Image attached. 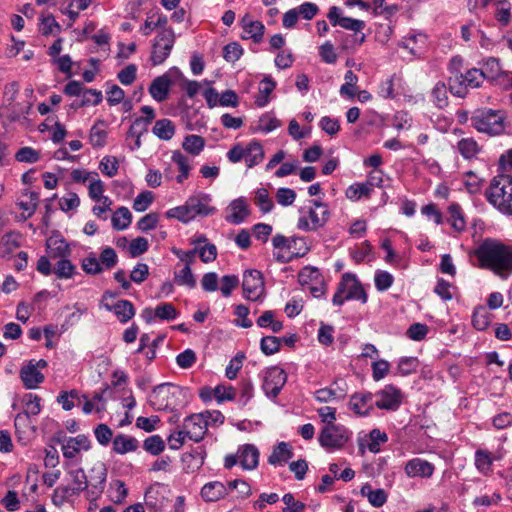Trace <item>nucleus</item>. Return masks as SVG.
<instances>
[{
    "instance_id": "57",
    "label": "nucleus",
    "mask_w": 512,
    "mask_h": 512,
    "mask_svg": "<svg viewBox=\"0 0 512 512\" xmlns=\"http://www.w3.org/2000/svg\"><path fill=\"white\" fill-rule=\"evenodd\" d=\"M255 204L260 208L263 213H269L273 207V201L270 198L269 192L265 188H259L255 195Z\"/></svg>"
},
{
    "instance_id": "3",
    "label": "nucleus",
    "mask_w": 512,
    "mask_h": 512,
    "mask_svg": "<svg viewBox=\"0 0 512 512\" xmlns=\"http://www.w3.org/2000/svg\"><path fill=\"white\" fill-rule=\"evenodd\" d=\"M215 213L212 196L205 192H196L190 195L183 205L167 210L165 216L187 224L197 217H207Z\"/></svg>"
},
{
    "instance_id": "7",
    "label": "nucleus",
    "mask_w": 512,
    "mask_h": 512,
    "mask_svg": "<svg viewBox=\"0 0 512 512\" xmlns=\"http://www.w3.org/2000/svg\"><path fill=\"white\" fill-rule=\"evenodd\" d=\"M472 126L481 133L500 135L505 130V114L501 110H477L471 117Z\"/></svg>"
},
{
    "instance_id": "11",
    "label": "nucleus",
    "mask_w": 512,
    "mask_h": 512,
    "mask_svg": "<svg viewBox=\"0 0 512 512\" xmlns=\"http://www.w3.org/2000/svg\"><path fill=\"white\" fill-rule=\"evenodd\" d=\"M182 78V72L176 67H173L163 75L156 77L149 87V92L152 98L158 102L165 101L168 97L171 85Z\"/></svg>"
},
{
    "instance_id": "30",
    "label": "nucleus",
    "mask_w": 512,
    "mask_h": 512,
    "mask_svg": "<svg viewBox=\"0 0 512 512\" xmlns=\"http://www.w3.org/2000/svg\"><path fill=\"white\" fill-rule=\"evenodd\" d=\"M171 162L176 166L179 172L178 175L175 176L176 182L179 184L183 183L189 177L190 171L192 170L189 158L177 150L172 153Z\"/></svg>"
},
{
    "instance_id": "17",
    "label": "nucleus",
    "mask_w": 512,
    "mask_h": 512,
    "mask_svg": "<svg viewBox=\"0 0 512 512\" xmlns=\"http://www.w3.org/2000/svg\"><path fill=\"white\" fill-rule=\"evenodd\" d=\"M187 437L194 442L201 441L207 432V420L203 413L193 414L184 420Z\"/></svg>"
},
{
    "instance_id": "51",
    "label": "nucleus",
    "mask_w": 512,
    "mask_h": 512,
    "mask_svg": "<svg viewBox=\"0 0 512 512\" xmlns=\"http://www.w3.org/2000/svg\"><path fill=\"white\" fill-rule=\"evenodd\" d=\"M155 194L152 191L145 190L136 196L133 201V209L136 212L146 211L154 202Z\"/></svg>"
},
{
    "instance_id": "47",
    "label": "nucleus",
    "mask_w": 512,
    "mask_h": 512,
    "mask_svg": "<svg viewBox=\"0 0 512 512\" xmlns=\"http://www.w3.org/2000/svg\"><path fill=\"white\" fill-rule=\"evenodd\" d=\"M371 192L372 189L366 182L354 183L346 189L345 195L351 201H358L362 197L370 196Z\"/></svg>"
},
{
    "instance_id": "45",
    "label": "nucleus",
    "mask_w": 512,
    "mask_h": 512,
    "mask_svg": "<svg viewBox=\"0 0 512 512\" xmlns=\"http://www.w3.org/2000/svg\"><path fill=\"white\" fill-rule=\"evenodd\" d=\"M431 99L437 108L443 109L448 105V89L446 84L439 81L431 91Z\"/></svg>"
},
{
    "instance_id": "19",
    "label": "nucleus",
    "mask_w": 512,
    "mask_h": 512,
    "mask_svg": "<svg viewBox=\"0 0 512 512\" xmlns=\"http://www.w3.org/2000/svg\"><path fill=\"white\" fill-rule=\"evenodd\" d=\"M374 396L370 392L355 393L350 397L349 408L359 416L369 415L375 405Z\"/></svg>"
},
{
    "instance_id": "10",
    "label": "nucleus",
    "mask_w": 512,
    "mask_h": 512,
    "mask_svg": "<svg viewBox=\"0 0 512 512\" xmlns=\"http://www.w3.org/2000/svg\"><path fill=\"white\" fill-rule=\"evenodd\" d=\"M261 378L266 396L276 398L287 381V373L279 366H271L261 372Z\"/></svg>"
},
{
    "instance_id": "34",
    "label": "nucleus",
    "mask_w": 512,
    "mask_h": 512,
    "mask_svg": "<svg viewBox=\"0 0 512 512\" xmlns=\"http://www.w3.org/2000/svg\"><path fill=\"white\" fill-rule=\"evenodd\" d=\"M339 26L351 30L355 32V35L353 36V41L357 45H361L365 41V34L361 33L359 34L365 27V22L358 19H353L350 17H343L341 19V22H339Z\"/></svg>"
},
{
    "instance_id": "61",
    "label": "nucleus",
    "mask_w": 512,
    "mask_h": 512,
    "mask_svg": "<svg viewBox=\"0 0 512 512\" xmlns=\"http://www.w3.org/2000/svg\"><path fill=\"white\" fill-rule=\"evenodd\" d=\"M159 216L155 212H151L141 217L136 223V228L141 232H147L156 228Z\"/></svg>"
},
{
    "instance_id": "27",
    "label": "nucleus",
    "mask_w": 512,
    "mask_h": 512,
    "mask_svg": "<svg viewBox=\"0 0 512 512\" xmlns=\"http://www.w3.org/2000/svg\"><path fill=\"white\" fill-rule=\"evenodd\" d=\"M229 491L220 481H211L206 483L201 489V497L205 502H216L224 498Z\"/></svg>"
},
{
    "instance_id": "16",
    "label": "nucleus",
    "mask_w": 512,
    "mask_h": 512,
    "mask_svg": "<svg viewBox=\"0 0 512 512\" xmlns=\"http://www.w3.org/2000/svg\"><path fill=\"white\" fill-rule=\"evenodd\" d=\"M243 294L251 301L260 299L264 293V281L262 274L257 270H248L243 275Z\"/></svg>"
},
{
    "instance_id": "32",
    "label": "nucleus",
    "mask_w": 512,
    "mask_h": 512,
    "mask_svg": "<svg viewBox=\"0 0 512 512\" xmlns=\"http://www.w3.org/2000/svg\"><path fill=\"white\" fill-rule=\"evenodd\" d=\"M360 493L376 508L382 507L387 501V493L384 489H372V486L368 483L361 487Z\"/></svg>"
},
{
    "instance_id": "38",
    "label": "nucleus",
    "mask_w": 512,
    "mask_h": 512,
    "mask_svg": "<svg viewBox=\"0 0 512 512\" xmlns=\"http://www.w3.org/2000/svg\"><path fill=\"white\" fill-rule=\"evenodd\" d=\"M152 132L159 139L168 141L175 134V125L169 119H160L155 122Z\"/></svg>"
},
{
    "instance_id": "18",
    "label": "nucleus",
    "mask_w": 512,
    "mask_h": 512,
    "mask_svg": "<svg viewBox=\"0 0 512 512\" xmlns=\"http://www.w3.org/2000/svg\"><path fill=\"white\" fill-rule=\"evenodd\" d=\"M435 467L432 463L421 458H413L406 462L404 472L409 478H430Z\"/></svg>"
},
{
    "instance_id": "33",
    "label": "nucleus",
    "mask_w": 512,
    "mask_h": 512,
    "mask_svg": "<svg viewBox=\"0 0 512 512\" xmlns=\"http://www.w3.org/2000/svg\"><path fill=\"white\" fill-rule=\"evenodd\" d=\"M263 158L264 150L259 142L253 141L245 147L244 161L248 168L258 165L262 162Z\"/></svg>"
},
{
    "instance_id": "26",
    "label": "nucleus",
    "mask_w": 512,
    "mask_h": 512,
    "mask_svg": "<svg viewBox=\"0 0 512 512\" xmlns=\"http://www.w3.org/2000/svg\"><path fill=\"white\" fill-rule=\"evenodd\" d=\"M46 251L53 261L69 257L71 254L65 239L59 237H50L46 240Z\"/></svg>"
},
{
    "instance_id": "58",
    "label": "nucleus",
    "mask_w": 512,
    "mask_h": 512,
    "mask_svg": "<svg viewBox=\"0 0 512 512\" xmlns=\"http://www.w3.org/2000/svg\"><path fill=\"white\" fill-rule=\"evenodd\" d=\"M40 159V154L32 147L25 146L20 148L15 154V160L21 163H36Z\"/></svg>"
},
{
    "instance_id": "31",
    "label": "nucleus",
    "mask_w": 512,
    "mask_h": 512,
    "mask_svg": "<svg viewBox=\"0 0 512 512\" xmlns=\"http://www.w3.org/2000/svg\"><path fill=\"white\" fill-rule=\"evenodd\" d=\"M293 457V451L289 443L280 442L274 447L268 462L271 465H284L289 459Z\"/></svg>"
},
{
    "instance_id": "55",
    "label": "nucleus",
    "mask_w": 512,
    "mask_h": 512,
    "mask_svg": "<svg viewBox=\"0 0 512 512\" xmlns=\"http://www.w3.org/2000/svg\"><path fill=\"white\" fill-rule=\"evenodd\" d=\"M419 366V360L416 357H402L397 364V373L401 376H407L414 373Z\"/></svg>"
},
{
    "instance_id": "20",
    "label": "nucleus",
    "mask_w": 512,
    "mask_h": 512,
    "mask_svg": "<svg viewBox=\"0 0 512 512\" xmlns=\"http://www.w3.org/2000/svg\"><path fill=\"white\" fill-rule=\"evenodd\" d=\"M480 70L485 80L495 81L499 84L502 83L503 78H508L510 75V72L502 70L499 59L495 57L483 60Z\"/></svg>"
},
{
    "instance_id": "5",
    "label": "nucleus",
    "mask_w": 512,
    "mask_h": 512,
    "mask_svg": "<svg viewBox=\"0 0 512 512\" xmlns=\"http://www.w3.org/2000/svg\"><path fill=\"white\" fill-rule=\"evenodd\" d=\"M487 201L504 215H512V175L494 176L485 191Z\"/></svg>"
},
{
    "instance_id": "43",
    "label": "nucleus",
    "mask_w": 512,
    "mask_h": 512,
    "mask_svg": "<svg viewBox=\"0 0 512 512\" xmlns=\"http://www.w3.org/2000/svg\"><path fill=\"white\" fill-rule=\"evenodd\" d=\"M491 319V313L488 309L485 306H479L474 310L472 324L477 330L483 331L488 328Z\"/></svg>"
},
{
    "instance_id": "50",
    "label": "nucleus",
    "mask_w": 512,
    "mask_h": 512,
    "mask_svg": "<svg viewBox=\"0 0 512 512\" xmlns=\"http://www.w3.org/2000/svg\"><path fill=\"white\" fill-rule=\"evenodd\" d=\"M457 148L459 153L465 159H471L475 157L479 151L478 144L473 138H463L458 144Z\"/></svg>"
},
{
    "instance_id": "56",
    "label": "nucleus",
    "mask_w": 512,
    "mask_h": 512,
    "mask_svg": "<svg viewBox=\"0 0 512 512\" xmlns=\"http://www.w3.org/2000/svg\"><path fill=\"white\" fill-rule=\"evenodd\" d=\"M175 282L180 286L195 287L196 280L190 266L185 265L181 270L175 272Z\"/></svg>"
},
{
    "instance_id": "9",
    "label": "nucleus",
    "mask_w": 512,
    "mask_h": 512,
    "mask_svg": "<svg viewBox=\"0 0 512 512\" xmlns=\"http://www.w3.org/2000/svg\"><path fill=\"white\" fill-rule=\"evenodd\" d=\"M350 436L351 432L343 425H325L319 435V443L325 449H341Z\"/></svg>"
},
{
    "instance_id": "48",
    "label": "nucleus",
    "mask_w": 512,
    "mask_h": 512,
    "mask_svg": "<svg viewBox=\"0 0 512 512\" xmlns=\"http://www.w3.org/2000/svg\"><path fill=\"white\" fill-rule=\"evenodd\" d=\"M204 146V139L201 136L194 134L186 136L182 143V148L192 155L200 154L201 151L204 149Z\"/></svg>"
},
{
    "instance_id": "41",
    "label": "nucleus",
    "mask_w": 512,
    "mask_h": 512,
    "mask_svg": "<svg viewBox=\"0 0 512 512\" xmlns=\"http://www.w3.org/2000/svg\"><path fill=\"white\" fill-rule=\"evenodd\" d=\"M344 80L345 82L340 87L339 93L342 97L353 99L357 93L358 77L353 71L348 70L345 73Z\"/></svg>"
},
{
    "instance_id": "2",
    "label": "nucleus",
    "mask_w": 512,
    "mask_h": 512,
    "mask_svg": "<svg viewBox=\"0 0 512 512\" xmlns=\"http://www.w3.org/2000/svg\"><path fill=\"white\" fill-rule=\"evenodd\" d=\"M190 398L191 393L188 388L172 383H162L150 393L149 403L157 411L174 412L185 407Z\"/></svg>"
},
{
    "instance_id": "28",
    "label": "nucleus",
    "mask_w": 512,
    "mask_h": 512,
    "mask_svg": "<svg viewBox=\"0 0 512 512\" xmlns=\"http://www.w3.org/2000/svg\"><path fill=\"white\" fill-rule=\"evenodd\" d=\"M155 113L153 108L143 106L141 108V115H134V120L130 125V134L140 136L141 133L147 131L148 125L154 119Z\"/></svg>"
},
{
    "instance_id": "35",
    "label": "nucleus",
    "mask_w": 512,
    "mask_h": 512,
    "mask_svg": "<svg viewBox=\"0 0 512 512\" xmlns=\"http://www.w3.org/2000/svg\"><path fill=\"white\" fill-rule=\"evenodd\" d=\"M103 96L102 92L96 89H85L83 97L81 100H74L70 104V108L77 110L79 108L89 106V105H98L102 102Z\"/></svg>"
},
{
    "instance_id": "6",
    "label": "nucleus",
    "mask_w": 512,
    "mask_h": 512,
    "mask_svg": "<svg viewBox=\"0 0 512 512\" xmlns=\"http://www.w3.org/2000/svg\"><path fill=\"white\" fill-rule=\"evenodd\" d=\"M298 213L297 228L305 232L317 231L324 227L330 218L328 205L316 199L306 201Z\"/></svg>"
},
{
    "instance_id": "52",
    "label": "nucleus",
    "mask_w": 512,
    "mask_h": 512,
    "mask_svg": "<svg viewBox=\"0 0 512 512\" xmlns=\"http://www.w3.org/2000/svg\"><path fill=\"white\" fill-rule=\"evenodd\" d=\"M493 463L492 456L485 450H477L475 453V466L482 474H488L491 471Z\"/></svg>"
},
{
    "instance_id": "36",
    "label": "nucleus",
    "mask_w": 512,
    "mask_h": 512,
    "mask_svg": "<svg viewBox=\"0 0 512 512\" xmlns=\"http://www.w3.org/2000/svg\"><path fill=\"white\" fill-rule=\"evenodd\" d=\"M19 237L20 235L16 232H8L3 235L0 241V256L2 258L10 257L20 246Z\"/></svg>"
},
{
    "instance_id": "8",
    "label": "nucleus",
    "mask_w": 512,
    "mask_h": 512,
    "mask_svg": "<svg viewBox=\"0 0 512 512\" xmlns=\"http://www.w3.org/2000/svg\"><path fill=\"white\" fill-rule=\"evenodd\" d=\"M367 299V294L356 275L345 273L338 283L336 292L332 298V303L336 306H342L345 301L358 300L365 304Z\"/></svg>"
},
{
    "instance_id": "25",
    "label": "nucleus",
    "mask_w": 512,
    "mask_h": 512,
    "mask_svg": "<svg viewBox=\"0 0 512 512\" xmlns=\"http://www.w3.org/2000/svg\"><path fill=\"white\" fill-rule=\"evenodd\" d=\"M239 464L245 470H253L259 463V451L252 444H245L239 447L237 451Z\"/></svg>"
},
{
    "instance_id": "21",
    "label": "nucleus",
    "mask_w": 512,
    "mask_h": 512,
    "mask_svg": "<svg viewBox=\"0 0 512 512\" xmlns=\"http://www.w3.org/2000/svg\"><path fill=\"white\" fill-rule=\"evenodd\" d=\"M226 221L231 224H240L249 215L248 204L245 198L240 197L233 200L226 209Z\"/></svg>"
},
{
    "instance_id": "23",
    "label": "nucleus",
    "mask_w": 512,
    "mask_h": 512,
    "mask_svg": "<svg viewBox=\"0 0 512 512\" xmlns=\"http://www.w3.org/2000/svg\"><path fill=\"white\" fill-rule=\"evenodd\" d=\"M106 477L107 471L103 465L91 469L88 480L89 496L96 499L103 492Z\"/></svg>"
},
{
    "instance_id": "29",
    "label": "nucleus",
    "mask_w": 512,
    "mask_h": 512,
    "mask_svg": "<svg viewBox=\"0 0 512 512\" xmlns=\"http://www.w3.org/2000/svg\"><path fill=\"white\" fill-rule=\"evenodd\" d=\"M427 37L423 33H413L404 37L400 46L407 49L413 56H421L424 53Z\"/></svg>"
},
{
    "instance_id": "14",
    "label": "nucleus",
    "mask_w": 512,
    "mask_h": 512,
    "mask_svg": "<svg viewBox=\"0 0 512 512\" xmlns=\"http://www.w3.org/2000/svg\"><path fill=\"white\" fill-rule=\"evenodd\" d=\"M375 406L381 410L396 411L402 404L403 393L394 385H386L374 394Z\"/></svg>"
},
{
    "instance_id": "40",
    "label": "nucleus",
    "mask_w": 512,
    "mask_h": 512,
    "mask_svg": "<svg viewBox=\"0 0 512 512\" xmlns=\"http://www.w3.org/2000/svg\"><path fill=\"white\" fill-rule=\"evenodd\" d=\"M387 441L388 436L385 432H382L379 429H373L365 440V447L372 453H378L380 452L381 445Z\"/></svg>"
},
{
    "instance_id": "1",
    "label": "nucleus",
    "mask_w": 512,
    "mask_h": 512,
    "mask_svg": "<svg viewBox=\"0 0 512 512\" xmlns=\"http://www.w3.org/2000/svg\"><path fill=\"white\" fill-rule=\"evenodd\" d=\"M479 266L502 278L512 274V248L499 240L487 238L474 251Z\"/></svg>"
},
{
    "instance_id": "42",
    "label": "nucleus",
    "mask_w": 512,
    "mask_h": 512,
    "mask_svg": "<svg viewBox=\"0 0 512 512\" xmlns=\"http://www.w3.org/2000/svg\"><path fill=\"white\" fill-rule=\"evenodd\" d=\"M145 314L149 318L153 315L161 320H174L178 315L177 310L171 303L160 304L154 310H146Z\"/></svg>"
},
{
    "instance_id": "22",
    "label": "nucleus",
    "mask_w": 512,
    "mask_h": 512,
    "mask_svg": "<svg viewBox=\"0 0 512 512\" xmlns=\"http://www.w3.org/2000/svg\"><path fill=\"white\" fill-rule=\"evenodd\" d=\"M241 25L243 28V39H251L255 43H259L263 39L265 27L262 22L253 20V18L246 14L242 20Z\"/></svg>"
},
{
    "instance_id": "15",
    "label": "nucleus",
    "mask_w": 512,
    "mask_h": 512,
    "mask_svg": "<svg viewBox=\"0 0 512 512\" xmlns=\"http://www.w3.org/2000/svg\"><path fill=\"white\" fill-rule=\"evenodd\" d=\"M99 306L100 308L112 312L121 323L128 322V301L119 299V293L117 291H105L101 297Z\"/></svg>"
},
{
    "instance_id": "39",
    "label": "nucleus",
    "mask_w": 512,
    "mask_h": 512,
    "mask_svg": "<svg viewBox=\"0 0 512 512\" xmlns=\"http://www.w3.org/2000/svg\"><path fill=\"white\" fill-rule=\"evenodd\" d=\"M276 87L275 81L270 76H266L260 83L259 93L256 96L255 104L258 107H264L269 102V95Z\"/></svg>"
},
{
    "instance_id": "46",
    "label": "nucleus",
    "mask_w": 512,
    "mask_h": 512,
    "mask_svg": "<svg viewBox=\"0 0 512 512\" xmlns=\"http://www.w3.org/2000/svg\"><path fill=\"white\" fill-rule=\"evenodd\" d=\"M23 406L25 414L29 417L37 416L41 412V397L37 394L27 393L23 396Z\"/></svg>"
},
{
    "instance_id": "44",
    "label": "nucleus",
    "mask_w": 512,
    "mask_h": 512,
    "mask_svg": "<svg viewBox=\"0 0 512 512\" xmlns=\"http://www.w3.org/2000/svg\"><path fill=\"white\" fill-rule=\"evenodd\" d=\"M53 273L59 279H69L75 274L76 267L71 263L69 257L55 260Z\"/></svg>"
},
{
    "instance_id": "24",
    "label": "nucleus",
    "mask_w": 512,
    "mask_h": 512,
    "mask_svg": "<svg viewBox=\"0 0 512 512\" xmlns=\"http://www.w3.org/2000/svg\"><path fill=\"white\" fill-rule=\"evenodd\" d=\"M19 376L26 389H36L45 380L44 374L29 362L21 367Z\"/></svg>"
},
{
    "instance_id": "49",
    "label": "nucleus",
    "mask_w": 512,
    "mask_h": 512,
    "mask_svg": "<svg viewBox=\"0 0 512 512\" xmlns=\"http://www.w3.org/2000/svg\"><path fill=\"white\" fill-rule=\"evenodd\" d=\"M281 125L274 113L267 112L263 114L257 124V130L263 133H269Z\"/></svg>"
},
{
    "instance_id": "4",
    "label": "nucleus",
    "mask_w": 512,
    "mask_h": 512,
    "mask_svg": "<svg viewBox=\"0 0 512 512\" xmlns=\"http://www.w3.org/2000/svg\"><path fill=\"white\" fill-rule=\"evenodd\" d=\"M462 65V58L453 57L451 60V72L454 74L449 78V91L452 95L464 98L470 89L479 88L485 81L480 68H471L464 74L459 71Z\"/></svg>"
},
{
    "instance_id": "54",
    "label": "nucleus",
    "mask_w": 512,
    "mask_h": 512,
    "mask_svg": "<svg viewBox=\"0 0 512 512\" xmlns=\"http://www.w3.org/2000/svg\"><path fill=\"white\" fill-rule=\"evenodd\" d=\"M69 474L72 479L74 490H76L78 494L88 490V478L82 468L70 470Z\"/></svg>"
},
{
    "instance_id": "64",
    "label": "nucleus",
    "mask_w": 512,
    "mask_h": 512,
    "mask_svg": "<svg viewBox=\"0 0 512 512\" xmlns=\"http://www.w3.org/2000/svg\"><path fill=\"white\" fill-rule=\"evenodd\" d=\"M107 133L98 124L92 126L89 135V142L93 147H103L106 143Z\"/></svg>"
},
{
    "instance_id": "60",
    "label": "nucleus",
    "mask_w": 512,
    "mask_h": 512,
    "mask_svg": "<svg viewBox=\"0 0 512 512\" xmlns=\"http://www.w3.org/2000/svg\"><path fill=\"white\" fill-rule=\"evenodd\" d=\"M213 392L214 397L218 403H223L224 401H232L236 397V390L231 385H217L213 389Z\"/></svg>"
},
{
    "instance_id": "12",
    "label": "nucleus",
    "mask_w": 512,
    "mask_h": 512,
    "mask_svg": "<svg viewBox=\"0 0 512 512\" xmlns=\"http://www.w3.org/2000/svg\"><path fill=\"white\" fill-rule=\"evenodd\" d=\"M175 34L172 29H163L155 37L150 60L153 65L162 64L170 55L174 46Z\"/></svg>"
},
{
    "instance_id": "53",
    "label": "nucleus",
    "mask_w": 512,
    "mask_h": 512,
    "mask_svg": "<svg viewBox=\"0 0 512 512\" xmlns=\"http://www.w3.org/2000/svg\"><path fill=\"white\" fill-rule=\"evenodd\" d=\"M75 400L80 402V394L77 390L61 391L57 396V402L65 411H70L75 406Z\"/></svg>"
},
{
    "instance_id": "63",
    "label": "nucleus",
    "mask_w": 512,
    "mask_h": 512,
    "mask_svg": "<svg viewBox=\"0 0 512 512\" xmlns=\"http://www.w3.org/2000/svg\"><path fill=\"white\" fill-rule=\"evenodd\" d=\"M196 254L199 255V258L204 263L213 262L217 258V248L212 243H206L201 247H195Z\"/></svg>"
},
{
    "instance_id": "37",
    "label": "nucleus",
    "mask_w": 512,
    "mask_h": 512,
    "mask_svg": "<svg viewBox=\"0 0 512 512\" xmlns=\"http://www.w3.org/2000/svg\"><path fill=\"white\" fill-rule=\"evenodd\" d=\"M448 222L456 232H462L466 229V221L461 206L458 203H452L448 207Z\"/></svg>"
},
{
    "instance_id": "13",
    "label": "nucleus",
    "mask_w": 512,
    "mask_h": 512,
    "mask_svg": "<svg viewBox=\"0 0 512 512\" xmlns=\"http://www.w3.org/2000/svg\"><path fill=\"white\" fill-rule=\"evenodd\" d=\"M54 439L58 444H61L62 453L66 459H74L81 450L88 451L91 448V441L84 434L67 437L63 431H60Z\"/></svg>"
},
{
    "instance_id": "62",
    "label": "nucleus",
    "mask_w": 512,
    "mask_h": 512,
    "mask_svg": "<svg viewBox=\"0 0 512 512\" xmlns=\"http://www.w3.org/2000/svg\"><path fill=\"white\" fill-rule=\"evenodd\" d=\"M245 359V355L243 353H238L235 357H233L229 364L225 369V376L229 380H233L237 377L238 372L242 368L243 361Z\"/></svg>"
},
{
    "instance_id": "59",
    "label": "nucleus",
    "mask_w": 512,
    "mask_h": 512,
    "mask_svg": "<svg viewBox=\"0 0 512 512\" xmlns=\"http://www.w3.org/2000/svg\"><path fill=\"white\" fill-rule=\"evenodd\" d=\"M143 448L152 455H158L164 451L165 443L159 435H152L145 439Z\"/></svg>"
}]
</instances>
